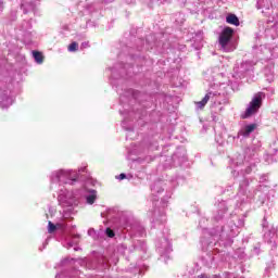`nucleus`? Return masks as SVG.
I'll return each instance as SVG.
<instances>
[{"label":"nucleus","mask_w":278,"mask_h":278,"mask_svg":"<svg viewBox=\"0 0 278 278\" xmlns=\"http://www.w3.org/2000/svg\"><path fill=\"white\" fill-rule=\"evenodd\" d=\"M262 97H265L264 92H257L254 94V98L250 102L245 113L242 115V118H251L253 114H257V112H260V108H262Z\"/></svg>","instance_id":"obj_1"},{"label":"nucleus","mask_w":278,"mask_h":278,"mask_svg":"<svg viewBox=\"0 0 278 278\" xmlns=\"http://www.w3.org/2000/svg\"><path fill=\"white\" fill-rule=\"evenodd\" d=\"M262 97H265L264 92H257L254 94V98L250 102L245 113L242 115V118H251L253 114H257V112H260V108H262Z\"/></svg>","instance_id":"obj_2"},{"label":"nucleus","mask_w":278,"mask_h":278,"mask_svg":"<svg viewBox=\"0 0 278 278\" xmlns=\"http://www.w3.org/2000/svg\"><path fill=\"white\" fill-rule=\"evenodd\" d=\"M232 38H233V28L229 26L225 27L218 38V42L222 49H227V45L231 42Z\"/></svg>","instance_id":"obj_3"},{"label":"nucleus","mask_w":278,"mask_h":278,"mask_svg":"<svg viewBox=\"0 0 278 278\" xmlns=\"http://www.w3.org/2000/svg\"><path fill=\"white\" fill-rule=\"evenodd\" d=\"M226 23H228L229 25H235L236 27L240 26V20L236 14L227 15Z\"/></svg>","instance_id":"obj_4"},{"label":"nucleus","mask_w":278,"mask_h":278,"mask_svg":"<svg viewBox=\"0 0 278 278\" xmlns=\"http://www.w3.org/2000/svg\"><path fill=\"white\" fill-rule=\"evenodd\" d=\"M33 58L37 64H42V62H45V55H42V52L40 51H33Z\"/></svg>","instance_id":"obj_5"},{"label":"nucleus","mask_w":278,"mask_h":278,"mask_svg":"<svg viewBox=\"0 0 278 278\" xmlns=\"http://www.w3.org/2000/svg\"><path fill=\"white\" fill-rule=\"evenodd\" d=\"M256 127H257L256 124H251L245 126L242 136H250L251 134H253V131H255Z\"/></svg>","instance_id":"obj_6"},{"label":"nucleus","mask_w":278,"mask_h":278,"mask_svg":"<svg viewBox=\"0 0 278 278\" xmlns=\"http://www.w3.org/2000/svg\"><path fill=\"white\" fill-rule=\"evenodd\" d=\"M208 101H210V93H206L205 97L202 99V101L195 102V105H198L200 110H203V108L207 105Z\"/></svg>","instance_id":"obj_7"},{"label":"nucleus","mask_w":278,"mask_h":278,"mask_svg":"<svg viewBox=\"0 0 278 278\" xmlns=\"http://www.w3.org/2000/svg\"><path fill=\"white\" fill-rule=\"evenodd\" d=\"M77 49H79V43H77V41H74L68 46V51L71 52H75Z\"/></svg>","instance_id":"obj_8"},{"label":"nucleus","mask_w":278,"mask_h":278,"mask_svg":"<svg viewBox=\"0 0 278 278\" xmlns=\"http://www.w3.org/2000/svg\"><path fill=\"white\" fill-rule=\"evenodd\" d=\"M94 201H97V194H90L87 197V203L89 205H92L94 203Z\"/></svg>","instance_id":"obj_9"},{"label":"nucleus","mask_w":278,"mask_h":278,"mask_svg":"<svg viewBox=\"0 0 278 278\" xmlns=\"http://www.w3.org/2000/svg\"><path fill=\"white\" fill-rule=\"evenodd\" d=\"M55 229H58V227L54 224H52L51 222H48V233L55 232Z\"/></svg>","instance_id":"obj_10"},{"label":"nucleus","mask_w":278,"mask_h":278,"mask_svg":"<svg viewBox=\"0 0 278 278\" xmlns=\"http://www.w3.org/2000/svg\"><path fill=\"white\" fill-rule=\"evenodd\" d=\"M106 236L108 238H114V230H112V228H106Z\"/></svg>","instance_id":"obj_11"},{"label":"nucleus","mask_w":278,"mask_h":278,"mask_svg":"<svg viewBox=\"0 0 278 278\" xmlns=\"http://www.w3.org/2000/svg\"><path fill=\"white\" fill-rule=\"evenodd\" d=\"M118 179H119V180L127 179V175L121 174V175L118 176Z\"/></svg>","instance_id":"obj_12"},{"label":"nucleus","mask_w":278,"mask_h":278,"mask_svg":"<svg viewBox=\"0 0 278 278\" xmlns=\"http://www.w3.org/2000/svg\"><path fill=\"white\" fill-rule=\"evenodd\" d=\"M199 278H210L207 275H205V274H201L200 276H199Z\"/></svg>","instance_id":"obj_13"},{"label":"nucleus","mask_w":278,"mask_h":278,"mask_svg":"<svg viewBox=\"0 0 278 278\" xmlns=\"http://www.w3.org/2000/svg\"><path fill=\"white\" fill-rule=\"evenodd\" d=\"M72 181H77V176L75 178H72Z\"/></svg>","instance_id":"obj_14"}]
</instances>
